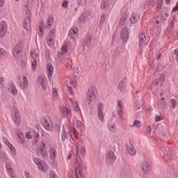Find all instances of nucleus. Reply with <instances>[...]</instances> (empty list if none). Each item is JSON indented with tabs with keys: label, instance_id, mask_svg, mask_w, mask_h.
Wrapping results in <instances>:
<instances>
[{
	"label": "nucleus",
	"instance_id": "8fccbe9b",
	"mask_svg": "<svg viewBox=\"0 0 178 178\" xmlns=\"http://www.w3.org/2000/svg\"><path fill=\"white\" fill-rule=\"evenodd\" d=\"M52 95L55 99H58V90H56V88H53Z\"/></svg>",
	"mask_w": 178,
	"mask_h": 178
},
{
	"label": "nucleus",
	"instance_id": "7ed1b4c3",
	"mask_svg": "<svg viewBox=\"0 0 178 178\" xmlns=\"http://www.w3.org/2000/svg\"><path fill=\"white\" fill-rule=\"evenodd\" d=\"M68 134L70 137H71L72 141H74L75 143V149L76 151V154L79 152V142H77V136H76V134L74 133V130H76V128L74 127V124L72 123V121H69L68 124Z\"/></svg>",
	"mask_w": 178,
	"mask_h": 178
},
{
	"label": "nucleus",
	"instance_id": "0e129e2a",
	"mask_svg": "<svg viewBox=\"0 0 178 178\" xmlns=\"http://www.w3.org/2000/svg\"><path fill=\"white\" fill-rule=\"evenodd\" d=\"M70 83H71V86H72L73 87H77V81L76 80L72 81Z\"/></svg>",
	"mask_w": 178,
	"mask_h": 178
},
{
	"label": "nucleus",
	"instance_id": "13d9d810",
	"mask_svg": "<svg viewBox=\"0 0 178 178\" xmlns=\"http://www.w3.org/2000/svg\"><path fill=\"white\" fill-rule=\"evenodd\" d=\"M67 5H69V1H63L62 4H61V6L62 8H63L64 9H66L67 8Z\"/></svg>",
	"mask_w": 178,
	"mask_h": 178
},
{
	"label": "nucleus",
	"instance_id": "b1692460",
	"mask_svg": "<svg viewBox=\"0 0 178 178\" xmlns=\"http://www.w3.org/2000/svg\"><path fill=\"white\" fill-rule=\"evenodd\" d=\"M120 37L124 42L129 41V30L127 29H123L121 31Z\"/></svg>",
	"mask_w": 178,
	"mask_h": 178
},
{
	"label": "nucleus",
	"instance_id": "774afa93",
	"mask_svg": "<svg viewBox=\"0 0 178 178\" xmlns=\"http://www.w3.org/2000/svg\"><path fill=\"white\" fill-rule=\"evenodd\" d=\"M80 77L79 76V73L75 74V76H74V80L76 81H79Z\"/></svg>",
	"mask_w": 178,
	"mask_h": 178
},
{
	"label": "nucleus",
	"instance_id": "e2e57ef3",
	"mask_svg": "<svg viewBox=\"0 0 178 178\" xmlns=\"http://www.w3.org/2000/svg\"><path fill=\"white\" fill-rule=\"evenodd\" d=\"M172 12H178V1L177 2L175 6L172 8Z\"/></svg>",
	"mask_w": 178,
	"mask_h": 178
},
{
	"label": "nucleus",
	"instance_id": "bf43d9fd",
	"mask_svg": "<svg viewBox=\"0 0 178 178\" xmlns=\"http://www.w3.org/2000/svg\"><path fill=\"white\" fill-rule=\"evenodd\" d=\"M25 136L28 140H31L33 138V136H31V133L30 131L26 132Z\"/></svg>",
	"mask_w": 178,
	"mask_h": 178
},
{
	"label": "nucleus",
	"instance_id": "49530a36",
	"mask_svg": "<svg viewBox=\"0 0 178 178\" xmlns=\"http://www.w3.org/2000/svg\"><path fill=\"white\" fill-rule=\"evenodd\" d=\"M105 20H106V15L102 13L100 15L99 23H105Z\"/></svg>",
	"mask_w": 178,
	"mask_h": 178
},
{
	"label": "nucleus",
	"instance_id": "1a4fd4ad",
	"mask_svg": "<svg viewBox=\"0 0 178 178\" xmlns=\"http://www.w3.org/2000/svg\"><path fill=\"white\" fill-rule=\"evenodd\" d=\"M46 147L47 145L45 144V142L42 141L40 143L39 147L37 149L38 152L40 154L42 158H47V156H48V152H47Z\"/></svg>",
	"mask_w": 178,
	"mask_h": 178
},
{
	"label": "nucleus",
	"instance_id": "20e7f679",
	"mask_svg": "<svg viewBox=\"0 0 178 178\" xmlns=\"http://www.w3.org/2000/svg\"><path fill=\"white\" fill-rule=\"evenodd\" d=\"M40 123L42 126L47 131H52L54 130V123L49 117L44 116L40 120Z\"/></svg>",
	"mask_w": 178,
	"mask_h": 178
},
{
	"label": "nucleus",
	"instance_id": "c9c22d12",
	"mask_svg": "<svg viewBox=\"0 0 178 178\" xmlns=\"http://www.w3.org/2000/svg\"><path fill=\"white\" fill-rule=\"evenodd\" d=\"M9 90L10 94H12V95H17V88H16V86H15V84L13 83L10 84V88Z\"/></svg>",
	"mask_w": 178,
	"mask_h": 178
},
{
	"label": "nucleus",
	"instance_id": "6e6552de",
	"mask_svg": "<svg viewBox=\"0 0 178 178\" xmlns=\"http://www.w3.org/2000/svg\"><path fill=\"white\" fill-rule=\"evenodd\" d=\"M116 161V154L113 150H109L106 155V162L108 165H112Z\"/></svg>",
	"mask_w": 178,
	"mask_h": 178
},
{
	"label": "nucleus",
	"instance_id": "69168bd1",
	"mask_svg": "<svg viewBox=\"0 0 178 178\" xmlns=\"http://www.w3.org/2000/svg\"><path fill=\"white\" fill-rule=\"evenodd\" d=\"M24 176L26 178H33L31 177V175H30V173H29L28 171L24 172Z\"/></svg>",
	"mask_w": 178,
	"mask_h": 178
},
{
	"label": "nucleus",
	"instance_id": "dca6fc26",
	"mask_svg": "<svg viewBox=\"0 0 178 178\" xmlns=\"http://www.w3.org/2000/svg\"><path fill=\"white\" fill-rule=\"evenodd\" d=\"M17 143L20 144L22 147H26V138L22 131H19L17 132Z\"/></svg>",
	"mask_w": 178,
	"mask_h": 178
},
{
	"label": "nucleus",
	"instance_id": "423d86ee",
	"mask_svg": "<svg viewBox=\"0 0 178 178\" xmlns=\"http://www.w3.org/2000/svg\"><path fill=\"white\" fill-rule=\"evenodd\" d=\"M33 161L35 163L38 169L42 172H47L48 165L47 163L37 157H33Z\"/></svg>",
	"mask_w": 178,
	"mask_h": 178
},
{
	"label": "nucleus",
	"instance_id": "f704fd0d",
	"mask_svg": "<svg viewBox=\"0 0 178 178\" xmlns=\"http://www.w3.org/2000/svg\"><path fill=\"white\" fill-rule=\"evenodd\" d=\"M54 24V17L53 16H49L47 18V22H46V27L47 29H51V26Z\"/></svg>",
	"mask_w": 178,
	"mask_h": 178
},
{
	"label": "nucleus",
	"instance_id": "0eeeda50",
	"mask_svg": "<svg viewBox=\"0 0 178 178\" xmlns=\"http://www.w3.org/2000/svg\"><path fill=\"white\" fill-rule=\"evenodd\" d=\"M5 168L10 178H16V174L13 172V161H8L6 163Z\"/></svg>",
	"mask_w": 178,
	"mask_h": 178
},
{
	"label": "nucleus",
	"instance_id": "393cba45",
	"mask_svg": "<svg viewBox=\"0 0 178 178\" xmlns=\"http://www.w3.org/2000/svg\"><path fill=\"white\" fill-rule=\"evenodd\" d=\"M102 111H104V105L102 103H99L97 106V113L99 120L101 122H104V114L102 113Z\"/></svg>",
	"mask_w": 178,
	"mask_h": 178
},
{
	"label": "nucleus",
	"instance_id": "6ab92c4d",
	"mask_svg": "<svg viewBox=\"0 0 178 178\" xmlns=\"http://www.w3.org/2000/svg\"><path fill=\"white\" fill-rule=\"evenodd\" d=\"M147 34H145V32H142L139 35V42H138V47L139 48H143L144 47V44H145L147 41Z\"/></svg>",
	"mask_w": 178,
	"mask_h": 178
},
{
	"label": "nucleus",
	"instance_id": "f03ea898",
	"mask_svg": "<svg viewBox=\"0 0 178 178\" xmlns=\"http://www.w3.org/2000/svg\"><path fill=\"white\" fill-rule=\"evenodd\" d=\"M97 95L98 90H97V88L94 86H90L86 93V101L88 105H90L92 101H95V99H97Z\"/></svg>",
	"mask_w": 178,
	"mask_h": 178
},
{
	"label": "nucleus",
	"instance_id": "680f3d73",
	"mask_svg": "<svg viewBox=\"0 0 178 178\" xmlns=\"http://www.w3.org/2000/svg\"><path fill=\"white\" fill-rule=\"evenodd\" d=\"M162 119H163V116H162V115H157L155 118V122H161V120H162Z\"/></svg>",
	"mask_w": 178,
	"mask_h": 178
},
{
	"label": "nucleus",
	"instance_id": "c03bdc74",
	"mask_svg": "<svg viewBox=\"0 0 178 178\" xmlns=\"http://www.w3.org/2000/svg\"><path fill=\"white\" fill-rule=\"evenodd\" d=\"M72 108L75 112H79L80 109V108L79 107V103H77V102H74L72 103Z\"/></svg>",
	"mask_w": 178,
	"mask_h": 178
},
{
	"label": "nucleus",
	"instance_id": "a18cd8bd",
	"mask_svg": "<svg viewBox=\"0 0 178 178\" xmlns=\"http://www.w3.org/2000/svg\"><path fill=\"white\" fill-rule=\"evenodd\" d=\"M131 127H136L137 129H138V127H141V122L138 120H134Z\"/></svg>",
	"mask_w": 178,
	"mask_h": 178
},
{
	"label": "nucleus",
	"instance_id": "7c9ffc66",
	"mask_svg": "<svg viewBox=\"0 0 178 178\" xmlns=\"http://www.w3.org/2000/svg\"><path fill=\"white\" fill-rule=\"evenodd\" d=\"M140 18V16L138 15L133 13L131 14L130 18H129V22L131 23V24H136L137 22H138V19Z\"/></svg>",
	"mask_w": 178,
	"mask_h": 178
},
{
	"label": "nucleus",
	"instance_id": "4d7b16f0",
	"mask_svg": "<svg viewBox=\"0 0 178 178\" xmlns=\"http://www.w3.org/2000/svg\"><path fill=\"white\" fill-rule=\"evenodd\" d=\"M113 56L115 58H118V56H120V50L119 49H115L113 52Z\"/></svg>",
	"mask_w": 178,
	"mask_h": 178
},
{
	"label": "nucleus",
	"instance_id": "37998d69",
	"mask_svg": "<svg viewBox=\"0 0 178 178\" xmlns=\"http://www.w3.org/2000/svg\"><path fill=\"white\" fill-rule=\"evenodd\" d=\"M161 151L164 155H167L169 158L172 156V153H170V150H169V148L165 147L164 149H161Z\"/></svg>",
	"mask_w": 178,
	"mask_h": 178
},
{
	"label": "nucleus",
	"instance_id": "f257e3e1",
	"mask_svg": "<svg viewBox=\"0 0 178 178\" xmlns=\"http://www.w3.org/2000/svg\"><path fill=\"white\" fill-rule=\"evenodd\" d=\"M30 60L31 63V69L35 71L37 70V65L38 60H40V51L38 49H33L30 51Z\"/></svg>",
	"mask_w": 178,
	"mask_h": 178
},
{
	"label": "nucleus",
	"instance_id": "5fc2aeb1",
	"mask_svg": "<svg viewBox=\"0 0 178 178\" xmlns=\"http://www.w3.org/2000/svg\"><path fill=\"white\" fill-rule=\"evenodd\" d=\"M60 51L62 54H67V46H62L60 47Z\"/></svg>",
	"mask_w": 178,
	"mask_h": 178
},
{
	"label": "nucleus",
	"instance_id": "473e14b6",
	"mask_svg": "<svg viewBox=\"0 0 178 178\" xmlns=\"http://www.w3.org/2000/svg\"><path fill=\"white\" fill-rule=\"evenodd\" d=\"M79 21L80 23H86V22H88V15L87 13H82Z\"/></svg>",
	"mask_w": 178,
	"mask_h": 178
},
{
	"label": "nucleus",
	"instance_id": "ddd939ff",
	"mask_svg": "<svg viewBox=\"0 0 178 178\" xmlns=\"http://www.w3.org/2000/svg\"><path fill=\"white\" fill-rule=\"evenodd\" d=\"M38 84H40L43 90L46 91L47 90V78L44 76L39 75L37 79Z\"/></svg>",
	"mask_w": 178,
	"mask_h": 178
},
{
	"label": "nucleus",
	"instance_id": "cd10ccee",
	"mask_svg": "<svg viewBox=\"0 0 178 178\" xmlns=\"http://www.w3.org/2000/svg\"><path fill=\"white\" fill-rule=\"evenodd\" d=\"M102 10H111V4L108 1H105V0L102 1L101 6Z\"/></svg>",
	"mask_w": 178,
	"mask_h": 178
},
{
	"label": "nucleus",
	"instance_id": "338daca9",
	"mask_svg": "<svg viewBox=\"0 0 178 178\" xmlns=\"http://www.w3.org/2000/svg\"><path fill=\"white\" fill-rule=\"evenodd\" d=\"M67 65L69 67L68 70H70L72 69V59H68Z\"/></svg>",
	"mask_w": 178,
	"mask_h": 178
},
{
	"label": "nucleus",
	"instance_id": "9d476101",
	"mask_svg": "<svg viewBox=\"0 0 178 178\" xmlns=\"http://www.w3.org/2000/svg\"><path fill=\"white\" fill-rule=\"evenodd\" d=\"M12 119L15 124L20 123V115H19V110L17 108L14 107L11 111Z\"/></svg>",
	"mask_w": 178,
	"mask_h": 178
},
{
	"label": "nucleus",
	"instance_id": "2f4dec72",
	"mask_svg": "<svg viewBox=\"0 0 178 178\" xmlns=\"http://www.w3.org/2000/svg\"><path fill=\"white\" fill-rule=\"evenodd\" d=\"M76 129L79 131V133H83V131H84V129H86L84 127V124H83L79 120H76Z\"/></svg>",
	"mask_w": 178,
	"mask_h": 178
},
{
	"label": "nucleus",
	"instance_id": "6e6d98bb",
	"mask_svg": "<svg viewBox=\"0 0 178 178\" xmlns=\"http://www.w3.org/2000/svg\"><path fill=\"white\" fill-rule=\"evenodd\" d=\"M176 104H177V101H176V99H171V108L172 109H176Z\"/></svg>",
	"mask_w": 178,
	"mask_h": 178
},
{
	"label": "nucleus",
	"instance_id": "a878e982",
	"mask_svg": "<svg viewBox=\"0 0 178 178\" xmlns=\"http://www.w3.org/2000/svg\"><path fill=\"white\" fill-rule=\"evenodd\" d=\"M142 169L143 172L147 175V173H149L151 171V167H149V163L148 161H143L142 163Z\"/></svg>",
	"mask_w": 178,
	"mask_h": 178
},
{
	"label": "nucleus",
	"instance_id": "9b49d317",
	"mask_svg": "<svg viewBox=\"0 0 178 178\" xmlns=\"http://www.w3.org/2000/svg\"><path fill=\"white\" fill-rule=\"evenodd\" d=\"M49 159L51 162H56V156H58V151L56 150V147L54 146H51L49 149Z\"/></svg>",
	"mask_w": 178,
	"mask_h": 178
},
{
	"label": "nucleus",
	"instance_id": "412c9836",
	"mask_svg": "<svg viewBox=\"0 0 178 178\" xmlns=\"http://www.w3.org/2000/svg\"><path fill=\"white\" fill-rule=\"evenodd\" d=\"M78 33L79 28L76 26H72L68 32V37H70L71 40H74V37H76Z\"/></svg>",
	"mask_w": 178,
	"mask_h": 178
},
{
	"label": "nucleus",
	"instance_id": "4be33fe9",
	"mask_svg": "<svg viewBox=\"0 0 178 178\" xmlns=\"http://www.w3.org/2000/svg\"><path fill=\"white\" fill-rule=\"evenodd\" d=\"M166 76L163 74H159L156 76V79L154 81V84H158L159 86H162L163 81H165Z\"/></svg>",
	"mask_w": 178,
	"mask_h": 178
},
{
	"label": "nucleus",
	"instance_id": "052dcab7",
	"mask_svg": "<svg viewBox=\"0 0 178 178\" xmlns=\"http://www.w3.org/2000/svg\"><path fill=\"white\" fill-rule=\"evenodd\" d=\"M49 178H56V174H55V172L54 171H50L49 173Z\"/></svg>",
	"mask_w": 178,
	"mask_h": 178
},
{
	"label": "nucleus",
	"instance_id": "2eb2a0df",
	"mask_svg": "<svg viewBox=\"0 0 178 178\" xmlns=\"http://www.w3.org/2000/svg\"><path fill=\"white\" fill-rule=\"evenodd\" d=\"M56 31L55 29H51L49 32V35L47 37V45H54V38H55V34Z\"/></svg>",
	"mask_w": 178,
	"mask_h": 178
},
{
	"label": "nucleus",
	"instance_id": "5701e85b",
	"mask_svg": "<svg viewBox=\"0 0 178 178\" xmlns=\"http://www.w3.org/2000/svg\"><path fill=\"white\" fill-rule=\"evenodd\" d=\"M3 140L6 145H7L8 148L10 149L11 155L13 156H15V155H16V149H15V147H13V145H12V144H10V143H9L8 139L4 138Z\"/></svg>",
	"mask_w": 178,
	"mask_h": 178
},
{
	"label": "nucleus",
	"instance_id": "58836bf2",
	"mask_svg": "<svg viewBox=\"0 0 178 178\" xmlns=\"http://www.w3.org/2000/svg\"><path fill=\"white\" fill-rule=\"evenodd\" d=\"M63 129L61 131V140L62 141H66L67 138V135H66V129H65V125H63Z\"/></svg>",
	"mask_w": 178,
	"mask_h": 178
},
{
	"label": "nucleus",
	"instance_id": "bb28decb",
	"mask_svg": "<svg viewBox=\"0 0 178 178\" xmlns=\"http://www.w3.org/2000/svg\"><path fill=\"white\" fill-rule=\"evenodd\" d=\"M118 89L122 92H124L126 91V79H122L118 86Z\"/></svg>",
	"mask_w": 178,
	"mask_h": 178
},
{
	"label": "nucleus",
	"instance_id": "864d4df0",
	"mask_svg": "<svg viewBox=\"0 0 178 178\" xmlns=\"http://www.w3.org/2000/svg\"><path fill=\"white\" fill-rule=\"evenodd\" d=\"M160 105L162 108H166V102L165 101L164 97H162L160 101Z\"/></svg>",
	"mask_w": 178,
	"mask_h": 178
},
{
	"label": "nucleus",
	"instance_id": "603ef678",
	"mask_svg": "<svg viewBox=\"0 0 178 178\" xmlns=\"http://www.w3.org/2000/svg\"><path fill=\"white\" fill-rule=\"evenodd\" d=\"M163 3V0H157V10H159L162 8V4Z\"/></svg>",
	"mask_w": 178,
	"mask_h": 178
},
{
	"label": "nucleus",
	"instance_id": "aec40b11",
	"mask_svg": "<svg viewBox=\"0 0 178 178\" xmlns=\"http://www.w3.org/2000/svg\"><path fill=\"white\" fill-rule=\"evenodd\" d=\"M126 151L131 156H134L136 154V147L131 143L127 145Z\"/></svg>",
	"mask_w": 178,
	"mask_h": 178
},
{
	"label": "nucleus",
	"instance_id": "a19ab883",
	"mask_svg": "<svg viewBox=\"0 0 178 178\" xmlns=\"http://www.w3.org/2000/svg\"><path fill=\"white\" fill-rule=\"evenodd\" d=\"M84 44L85 45H86L87 47H91L92 44V40L91 39V36L88 35L85 38L84 40Z\"/></svg>",
	"mask_w": 178,
	"mask_h": 178
},
{
	"label": "nucleus",
	"instance_id": "72a5a7b5",
	"mask_svg": "<svg viewBox=\"0 0 178 178\" xmlns=\"http://www.w3.org/2000/svg\"><path fill=\"white\" fill-rule=\"evenodd\" d=\"M120 175L122 177L129 178V176H131V172H130L129 170H122L120 172Z\"/></svg>",
	"mask_w": 178,
	"mask_h": 178
},
{
	"label": "nucleus",
	"instance_id": "c85d7f7f",
	"mask_svg": "<svg viewBox=\"0 0 178 178\" xmlns=\"http://www.w3.org/2000/svg\"><path fill=\"white\" fill-rule=\"evenodd\" d=\"M47 73L48 79H51L52 75L54 74V67L52 66V64H47Z\"/></svg>",
	"mask_w": 178,
	"mask_h": 178
},
{
	"label": "nucleus",
	"instance_id": "e433bc0d",
	"mask_svg": "<svg viewBox=\"0 0 178 178\" xmlns=\"http://www.w3.org/2000/svg\"><path fill=\"white\" fill-rule=\"evenodd\" d=\"M126 20H127V13H122L120 19V24H121V26H123V24H124L126 23Z\"/></svg>",
	"mask_w": 178,
	"mask_h": 178
},
{
	"label": "nucleus",
	"instance_id": "f3484780",
	"mask_svg": "<svg viewBox=\"0 0 178 178\" xmlns=\"http://www.w3.org/2000/svg\"><path fill=\"white\" fill-rule=\"evenodd\" d=\"M8 31V24L4 21L0 22V37H3Z\"/></svg>",
	"mask_w": 178,
	"mask_h": 178
},
{
	"label": "nucleus",
	"instance_id": "4468645a",
	"mask_svg": "<svg viewBox=\"0 0 178 178\" xmlns=\"http://www.w3.org/2000/svg\"><path fill=\"white\" fill-rule=\"evenodd\" d=\"M17 86L21 90H26V88L29 86V80L27 79V75H23V80L17 82Z\"/></svg>",
	"mask_w": 178,
	"mask_h": 178
},
{
	"label": "nucleus",
	"instance_id": "c756f323",
	"mask_svg": "<svg viewBox=\"0 0 178 178\" xmlns=\"http://www.w3.org/2000/svg\"><path fill=\"white\" fill-rule=\"evenodd\" d=\"M44 30H45V24H44V22H40L39 24V31L38 32L39 37L44 35Z\"/></svg>",
	"mask_w": 178,
	"mask_h": 178
},
{
	"label": "nucleus",
	"instance_id": "4c0bfd02",
	"mask_svg": "<svg viewBox=\"0 0 178 178\" xmlns=\"http://www.w3.org/2000/svg\"><path fill=\"white\" fill-rule=\"evenodd\" d=\"M117 113H118V115H119L120 118L122 119V118L123 116V108H122L120 103L118 104Z\"/></svg>",
	"mask_w": 178,
	"mask_h": 178
},
{
	"label": "nucleus",
	"instance_id": "ea45409f",
	"mask_svg": "<svg viewBox=\"0 0 178 178\" xmlns=\"http://www.w3.org/2000/svg\"><path fill=\"white\" fill-rule=\"evenodd\" d=\"M107 129L111 133H115V131H116V127H115V124L113 122L108 124Z\"/></svg>",
	"mask_w": 178,
	"mask_h": 178
},
{
	"label": "nucleus",
	"instance_id": "a211bd4d",
	"mask_svg": "<svg viewBox=\"0 0 178 178\" xmlns=\"http://www.w3.org/2000/svg\"><path fill=\"white\" fill-rule=\"evenodd\" d=\"M87 170V167L84 166V165H79L77 167H76L75 168V175H76V178H82L83 175V170Z\"/></svg>",
	"mask_w": 178,
	"mask_h": 178
},
{
	"label": "nucleus",
	"instance_id": "de8ad7c7",
	"mask_svg": "<svg viewBox=\"0 0 178 178\" xmlns=\"http://www.w3.org/2000/svg\"><path fill=\"white\" fill-rule=\"evenodd\" d=\"M34 143L35 144H37V143H38L39 140H40V133L38 132H35V135H34Z\"/></svg>",
	"mask_w": 178,
	"mask_h": 178
},
{
	"label": "nucleus",
	"instance_id": "09e8293b",
	"mask_svg": "<svg viewBox=\"0 0 178 178\" xmlns=\"http://www.w3.org/2000/svg\"><path fill=\"white\" fill-rule=\"evenodd\" d=\"M160 16H161L162 20H166V19H168V13L163 11L161 13Z\"/></svg>",
	"mask_w": 178,
	"mask_h": 178
},
{
	"label": "nucleus",
	"instance_id": "3c124183",
	"mask_svg": "<svg viewBox=\"0 0 178 178\" xmlns=\"http://www.w3.org/2000/svg\"><path fill=\"white\" fill-rule=\"evenodd\" d=\"M80 154L82 156H86V147L81 146L80 149Z\"/></svg>",
	"mask_w": 178,
	"mask_h": 178
},
{
	"label": "nucleus",
	"instance_id": "f8f14e48",
	"mask_svg": "<svg viewBox=\"0 0 178 178\" xmlns=\"http://www.w3.org/2000/svg\"><path fill=\"white\" fill-rule=\"evenodd\" d=\"M26 13L28 14L25 19L24 20V22L22 24L23 29L26 30V31H30L31 27H30V10H27Z\"/></svg>",
	"mask_w": 178,
	"mask_h": 178
},
{
	"label": "nucleus",
	"instance_id": "79ce46f5",
	"mask_svg": "<svg viewBox=\"0 0 178 178\" xmlns=\"http://www.w3.org/2000/svg\"><path fill=\"white\" fill-rule=\"evenodd\" d=\"M71 111L67 107L65 106L63 108V116L65 118V116H69L70 115Z\"/></svg>",
	"mask_w": 178,
	"mask_h": 178
},
{
	"label": "nucleus",
	"instance_id": "39448f33",
	"mask_svg": "<svg viewBox=\"0 0 178 178\" xmlns=\"http://www.w3.org/2000/svg\"><path fill=\"white\" fill-rule=\"evenodd\" d=\"M22 47H23V43L19 42L14 47L13 55L15 58V59H17V60H19V59H20V58H22V56L23 55V48Z\"/></svg>",
	"mask_w": 178,
	"mask_h": 178
}]
</instances>
